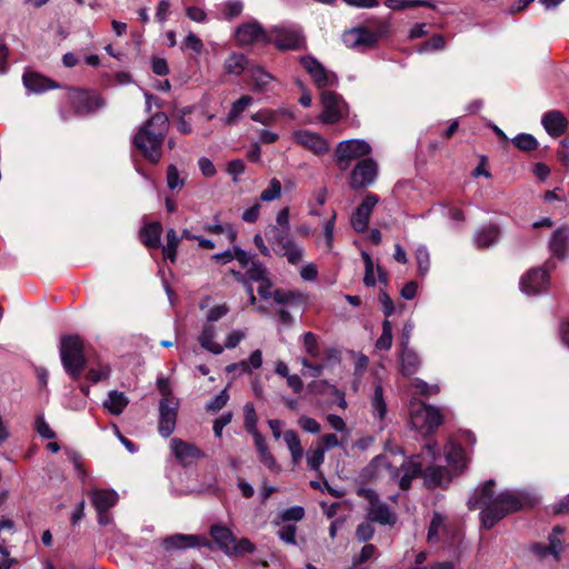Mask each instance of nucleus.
I'll return each mask as SVG.
<instances>
[{"label":"nucleus","mask_w":569,"mask_h":569,"mask_svg":"<svg viewBox=\"0 0 569 569\" xmlns=\"http://www.w3.org/2000/svg\"><path fill=\"white\" fill-rule=\"evenodd\" d=\"M420 366L419 356L410 348L402 349L400 356V370L403 376L413 375Z\"/></svg>","instance_id":"36"},{"label":"nucleus","mask_w":569,"mask_h":569,"mask_svg":"<svg viewBox=\"0 0 569 569\" xmlns=\"http://www.w3.org/2000/svg\"><path fill=\"white\" fill-rule=\"evenodd\" d=\"M415 256L419 273L425 276L429 271L430 267L429 251L425 246H420L419 248H417Z\"/></svg>","instance_id":"55"},{"label":"nucleus","mask_w":569,"mask_h":569,"mask_svg":"<svg viewBox=\"0 0 569 569\" xmlns=\"http://www.w3.org/2000/svg\"><path fill=\"white\" fill-rule=\"evenodd\" d=\"M499 236V228L495 224H489L476 232L475 243L478 248H488L498 242Z\"/></svg>","instance_id":"33"},{"label":"nucleus","mask_w":569,"mask_h":569,"mask_svg":"<svg viewBox=\"0 0 569 569\" xmlns=\"http://www.w3.org/2000/svg\"><path fill=\"white\" fill-rule=\"evenodd\" d=\"M179 241L180 238L177 232L173 229H169L167 232V243L162 249L164 259H169L171 262H174Z\"/></svg>","instance_id":"43"},{"label":"nucleus","mask_w":569,"mask_h":569,"mask_svg":"<svg viewBox=\"0 0 569 569\" xmlns=\"http://www.w3.org/2000/svg\"><path fill=\"white\" fill-rule=\"evenodd\" d=\"M280 117H286L288 119H293L295 114L290 109L279 108V109H262L251 114V119L254 122H259L263 126H271L279 121Z\"/></svg>","instance_id":"30"},{"label":"nucleus","mask_w":569,"mask_h":569,"mask_svg":"<svg viewBox=\"0 0 569 569\" xmlns=\"http://www.w3.org/2000/svg\"><path fill=\"white\" fill-rule=\"evenodd\" d=\"M563 531L565 529L561 526H556L548 537L549 545L543 546L541 543H535L531 548L532 552L539 558H545L548 555H551L555 560H559L563 548L560 536L563 533Z\"/></svg>","instance_id":"21"},{"label":"nucleus","mask_w":569,"mask_h":569,"mask_svg":"<svg viewBox=\"0 0 569 569\" xmlns=\"http://www.w3.org/2000/svg\"><path fill=\"white\" fill-rule=\"evenodd\" d=\"M229 399V395L226 389L221 390L213 400L207 403V410L218 411L223 408Z\"/></svg>","instance_id":"64"},{"label":"nucleus","mask_w":569,"mask_h":569,"mask_svg":"<svg viewBox=\"0 0 569 569\" xmlns=\"http://www.w3.org/2000/svg\"><path fill=\"white\" fill-rule=\"evenodd\" d=\"M370 402L372 417L378 422L379 428L382 429L387 415V405L383 398V390L381 386H377L375 388Z\"/></svg>","instance_id":"31"},{"label":"nucleus","mask_w":569,"mask_h":569,"mask_svg":"<svg viewBox=\"0 0 569 569\" xmlns=\"http://www.w3.org/2000/svg\"><path fill=\"white\" fill-rule=\"evenodd\" d=\"M252 103H253V98L251 96H248V94L241 96L238 100H236L232 103L231 109L224 119V123L228 126L236 123V121L238 120L240 114Z\"/></svg>","instance_id":"39"},{"label":"nucleus","mask_w":569,"mask_h":569,"mask_svg":"<svg viewBox=\"0 0 569 569\" xmlns=\"http://www.w3.org/2000/svg\"><path fill=\"white\" fill-rule=\"evenodd\" d=\"M439 456V448L436 443L426 446L422 455L412 456L401 465V472L391 467L387 457L377 456L365 468L363 477L369 479L385 478L397 481L402 490L410 487L411 479L420 475L422 467L426 466L423 477L429 487H438L448 483L451 480V475L448 470L440 467L428 466L433 463Z\"/></svg>","instance_id":"1"},{"label":"nucleus","mask_w":569,"mask_h":569,"mask_svg":"<svg viewBox=\"0 0 569 569\" xmlns=\"http://www.w3.org/2000/svg\"><path fill=\"white\" fill-rule=\"evenodd\" d=\"M445 456L448 465L456 473L461 472L469 461L467 452L455 440L448 441Z\"/></svg>","instance_id":"24"},{"label":"nucleus","mask_w":569,"mask_h":569,"mask_svg":"<svg viewBox=\"0 0 569 569\" xmlns=\"http://www.w3.org/2000/svg\"><path fill=\"white\" fill-rule=\"evenodd\" d=\"M513 144L523 151H531L538 147L537 139L529 133H520L512 139Z\"/></svg>","instance_id":"52"},{"label":"nucleus","mask_w":569,"mask_h":569,"mask_svg":"<svg viewBox=\"0 0 569 569\" xmlns=\"http://www.w3.org/2000/svg\"><path fill=\"white\" fill-rule=\"evenodd\" d=\"M167 184L170 189H177L183 186V180L180 179L178 169L173 164H170L167 169Z\"/></svg>","instance_id":"63"},{"label":"nucleus","mask_w":569,"mask_h":569,"mask_svg":"<svg viewBox=\"0 0 569 569\" xmlns=\"http://www.w3.org/2000/svg\"><path fill=\"white\" fill-rule=\"evenodd\" d=\"M493 487L495 481L485 482L468 500L470 509H481L480 520L485 529H491L507 515L522 509L528 502L522 492L505 490L496 493Z\"/></svg>","instance_id":"2"},{"label":"nucleus","mask_w":569,"mask_h":569,"mask_svg":"<svg viewBox=\"0 0 569 569\" xmlns=\"http://www.w3.org/2000/svg\"><path fill=\"white\" fill-rule=\"evenodd\" d=\"M159 433L168 438L176 428L178 402L173 399H162L159 405Z\"/></svg>","instance_id":"14"},{"label":"nucleus","mask_w":569,"mask_h":569,"mask_svg":"<svg viewBox=\"0 0 569 569\" xmlns=\"http://www.w3.org/2000/svg\"><path fill=\"white\" fill-rule=\"evenodd\" d=\"M297 528L295 525H284L278 531V537L287 545L295 546Z\"/></svg>","instance_id":"60"},{"label":"nucleus","mask_w":569,"mask_h":569,"mask_svg":"<svg viewBox=\"0 0 569 569\" xmlns=\"http://www.w3.org/2000/svg\"><path fill=\"white\" fill-rule=\"evenodd\" d=\"M206 230L210 233L220 234L223 233L227 236L230 242H233L237 238V231L230 224H222L219 221H214L210 224L206 226Z\"/></svg>","instance_id":"49"},{"label":"nucleus","mask_w":569,"mask_h":569,"mask_svg":"<svg viewBox=\"0 0 569 569\" xmlns=\"http://www.w3.org/2000/svg\"><path fill=\"white\" fill-rule=\"evenodd\" d=\"M325 453V449L321 448H316L315 450L310 451L307 456L308 467L311 470H318L323 463Z\"/></svg>","instance_id":"59"},{"label":"nucleus","mask_w":569,"mask_h":569,"mask_svg":"<svg viewBox=\"0 0 569 569\" xmlns=\"http://www.w3.org/2000/svg\"><path fill=\"white\" fill-rule=\"evenodd\" d=\"M447 530L445 517L439 513L435 512L428 529V542L433 543L439 541L440 533H445Z\"/></svg>","instance_id":"42"},{"label":"nucleus","mask_w":569,"mask_h":569,"mask_svg":"<svg viewBox=\"0 0 569 569\" xmlns=\"http://www.w3.org/2000/svg\"><path fill=\"white\" fill-rule=\"evenodd\" d=\"M392 325L388 319H386L382 322V332L376 342V348L378 350H389L392 346Z\"/></svg>","instance_id":"45"},{"label":"nucleus","mask_w":569,"mask_h":569,"mask_svg":"<svg viewBox=\"0 0 569 569\" xmlns=\"http://www.w3.org/2000/svg\"><path fill=\"white\" fill-rule=\"evenodd\" d=\"M229 307L226 303L214 305L206 313V322L214 323L227 316Z\"/></svg>","instance_id":"57"},{"label":"nucleus","mask_w":569,"mask_h":569,"mask_svg":"<svg viewBox=\"0 0 569 569\" xmlns=\"http://www.w3.org/2000/svg\"><path fill=\"white\" fill-rule=\"evenodd\" d=\"M244 413V428L249 433L258 431V416L256 413V409L251 402H247L243 406Z\"/></svg>","instance_id":"50"},{"label":"nucleus","mask_w":569,"mask_h":569,"mask_svg":"<svg viewBox=\"0 0 569 569\" xmlns=\"http://www.w3.org/2000/svg\"><path fill=\"white\" fill-rule=\"evenodd\" d=\"M302 343H303V349H305L306 353L310 358L316 359L320 356V345H319L318 338L315 333H312V332L303 333Z\"/></svg>","instance_id":"46"},{"label":"nucleus","mask_w":569,"mask_h":569,"mask_svg":"<svg viewBox=\"0 0 569 569\" xmlns=\"http://www.w3.org/2000/svg\"><path fill=\"white\" fill-rule=\"evenodd\" d=\"M300 61L318 88H326L332 86L336 82V77L327 71L325 67L313 57L306 56L302 57Z\"/></svg>","instance_id":"16"},{"label":"nucleus","mask_w":569,"mask_h":569,"mask_svg":"<svg viewBox=\"0 0 569 569\" xmlns=\"http://www.w3.org/2000/svg\"><path fill=\"white\" fill-rule=\"evenodd\" d=\"M549 250L552 257L563 259L569 251V228L562 227L557 229L550 241Z\"/></svg>","instance_id":"29"},{"label":"nucleus","mask_w":569,"mask_h":569,"mask_svg":"<svg viewBox=\"0 0 569 569\" xmlns=\"http://www.w3.org/2000/svg\"><path fill=\"white\" fill-rule=\"evenodd\" d=\"M293 140L303 148L316 154H323L329 151L328 141L317 132L309 130H297L292 133Z\"/></svg>","instance_id":"18"},{"label":"nucleus","mask_w":569,"mask_h":569,"mask_svg":"<svg viewBox=\"0 0 569 569\" xmlns=\"http://www.w3.org/2000/svg\"><path fill=\"white\" fill-rule=\"evenodd\" d=\"M247 329H231L226 335L223 343H221L223 350L237 348L247 338Z\"/></svg>","instance_id":"44"},{"label":"nucleus","mask_w":569,"mask_h":569,"mask_svg":"<svg viewBox=\"0 0 569 569\" xmlns=\"http://www.w3.org/2000/svg\"><path fill=\"white\" fill-rule=\"evenodd\" d=\"M170 446L174 457L182 465H189L202 456L200 449L194 445L184 442L178 438H173L170 442Z\"/></svg>","instance_id":"26"},{"label":"nucleus","mask_w":569,"mask_h":569,"mask_svg":"<svg viewBox=\"0 0 569 569\" xmlns=\"http://www.w3.org/2000/svg\"><path fill=\"white\" fill-rule=\"evenodd\" d=\"M228 74L240 76L248 68V60L242 53H231L224 61Z\"/></svg>","instance_id":"40"},{"label":"nucleus","mask_w":569,"mask_h":569,"mask_svg":"<svg viewBox=\"0 0 569 569\" xmlns=\"http://www.w3.org/2000/svg\"><path fill=\"white\" fill-rule=\"evenodd\" d=\"M358 496L363 497L368 503V518L381 525L396 523L397 517L389 508L380 501L379 496L370 488H359Z\"/></svg>","instance_id":"8"},{"label":"nucleus","mask_w":569,"mask_h":569,"mask_svg":"<svg viewBox=\"0 0 569 569\" xmlns=\"http://www.w3.org/2000/svg\"><path fill=\"white\" fill-rule=\"evenodd\" d=\"M267 239L272 251L292 266L299 264L303 259V248L295 241L290 232L278 230L277 227H269L266 231Z\"/></svg>","instance_id":"4"},{"label":"nucleus","mask_w":569,"mask_h":569,"mask_svg":"<svg viewBox=\"0 0 569 569\" xmlns=\"http://www.w3.org/2000/svg\"><path fill=\"white\" fill-rule=\"evenodd\" d=\"M267 42L280 50H297L303 47L305 38L296 26H276L269 31Z\"/></svg>","instance_id":"7"},{"label":"nucleus","mask_w":569,"mask_h":569,"mask_svg":"<svg viewBox=\"0 0 569 569\" xmlns=\"http://www.w3.org/2000/svg\"><path fill=\"white\" fill-rule=\"evenodd\" d=\"M299 362L301 363L303 369H306L303 375L309 376L311 378L320 377L322 375V372L325 371V369L327 368L326 363H321V362L313 363L306 357L300 358Z\"/></svg>","instance_id":"51"},{"label":"nucleus","mask_w":569,"mask_h":569,"mask_svg":"<svg viewBox=\"0 0 569 569\" xmlns=\"http://www.w3.org/2000/svg\"><path fill=\"white\" fill-rule=\"evenodd\" d=\"M234 274L243 282L244 286L250 284L251 281L259 282L267 278V269L266 267L259 262L253 261L246 269V276H241L240 272H234Z\"/></svg>","instance_id":"38"},{"label":"nucleus","mask_w":569,"mask_h":569,"mask_svg":"<svg viewBox=\"0 0 569 569\" xmlns=\"http://www.w3.org/2000/svg\"><path fill=\"white\" fill-rule=\"evenodd\" d=\"M386 6L392 10H402L417 6L435 8L432 3L426 0H386Z\"/></svg>","instance_id":"48"},{"label":"nucleus","mask_w":569,"mask_h":569,"mask_svg":"<svg viewBox=\"0 0 569 569\" xmlns=\"http://www.w3.org/2000/svg\"><path fill=\"white\" fill-rule=\"evenodd\" d=\"M519 286L520 290L528 296L541 293L549 286L548 271L542 268L531 269L520 279Z\"/></svg>","instance_id":"12"},{"label":"nucleus","mask_w":569,"mask_h":569,"mask_svg":"<svg viewBox=\"0 0 569 569\" xmlns=\"http://www.w3.org/2000/svg\"><path fill=\"white\" fill-rule=\"evenodd\" d=\"M60 356L66 371L78 379L84 368L83 343L79 337H66L61 341Z\"/></svg>","instance_id":"6"},{"label":"nucleus","mask_w":569,"mask_h":569,"mask_svg":"<svg viewBox=\"0 0 569 569\" xmlns=\"http://www.w3.org/2000/svg\"><path fill=\"white\" fill-rule=\"evenodd\" d=\"M371 152L370 144L361 139H350L338 143L336 159L341 169H346L352 160L366 157Z\"/></svg>","instance_id":"9"},{"label":"nucleus","mask_w":569,"mask_h":569,"mask_svg":"<svg viewBox=\"0 0 569 569\" xmlns=\"http://www.w3.org/2000/svg\"><path fill=\"white\" fill-rule=\"evenodd\" d=\"M88 495L96 510H109L119 500L118 493L112 489H92Z\"/></svg>","instance_id":"28"},{"label":"nucleus","mask_w":569,"mask_h":569,"mask_svg":"<svg viewBox=\"0 0 569 569\" xmlns=\"http://www.w3.org/2000/svg\"><path fill=\"white\" fill-rule=\"evenodd\" d=\"M283 440L290 451L293 463H298L303 456V449L297 432L293 430H287L283 433Z\"/></svg>","instance_id":"41"},{"label":"nucleus","mask_w":569,"mask_h":569,"mask_svg":"<svg viewBox=\"0 0 569 569\" xmlns=\"http://www.w3.org/2000/svg\"><path fill=\"white\" fill-rule=\"evenodd\" d=\"M183 50H191L192 52L200 54L203 50L202 40L192 32H189L183 40Z\"/></svg>","instance_id":"58"},{"label":"nucleus","mask_w":569,"mask_h":569,"mask_svg":"<svg viewBox=\"0 0 569 569\" xmlns=\"http://www.w3.org/2000/svg\"><path fill=\"white\" fill-rule=\"evenodd\" d=\"M377 174V163L370 158L363 159L352 169L349 184L352 189L368 187L375 182Z\"/></svg>","instance_id":"11"},{"label":"nucleus","mask_w":569,"mask_h":569,"mask_svg":"<svg viewBox=\"0 0 569 569\" xmlns=\"http://www.w3.org/2000/svg\"><path fill=\"white\" fill-rule=\"evenodd\" d=\"M361 258L365 262L363 282L367 287H372L376 284L373 261H372L370 254L366 251L361 252Z\"/></svg>","instance_id":"54"},{"label":"nucleus","mask_w":569,"mask_h":569,"mask_svg":"<svg viewBox=\"0 0 569 569\" xmlns=\"http://www.w3.org/2000/svg\"><path fill=\"white\" fill-rule=\"evenodd\" d=\"M268 36L269 32H266L256 21L243 23L236 30V40L241 46L251 44L253 42L268 43Z\"/></svg>","instance_id":"22"},{"label":"nucleus","mask_w":569,"mask_h":569,"mask_svg":"<svg viewBox=\"0 0 569 569\" xmlns=\"http://www.w3.org/2000/svg\"><path fill=\"white\" fill-rule=\"evenodd\" d=\"M34 428L37 432L44 439H53L56 437V433L51 430L43 416H38L36 418Z\"/></svg>","instance_id":"61"},{"label":"nucleus","mask_w":569,"mask_h":569,"mask_svg":"<svg viewBox=\"0 0 569 569\" xmlns=\"http://www.w3.org/2000/svg\"><path fill=\"white\" fill-rule=\"evenodd\" d=\"M305 510L300 506H293L290 508H287L280 513V518L283 521H299L303 518Z\"/></svg>","instance_id":"62"},{"label":"nucleus","mask_w":569,"mask_h":569,"mask_svg":"<svg viewBox=\"0 0 569 569\" xmlns=\"http://www.w3.org/2000/svg\"><path fill=\"white\" fill-rule=\"evenodd\" d=\"M210 535L218 546L226 552L229 553L234 539L231 530L224 526L213 525L210 528Z\"/></svg>","instance_id":"34"},{"label":"nucleus","mask_w":569,"mask_h":569,"mask_svg":"<svg viewBox=\"0 0 569 569\" xmlns=\"http://www.w3.org/2000/svg\"><path fill=\"white\" fill-rule=\"evenodd\" d=\"M70 100L78 113H89L103 106L102 98L96 92L71 90Z\"/></svg>","instance_id":"17"},{"label":"nucleus","mask_w":569,"mask_h":569,"mask_svg":"<svg viewBox=\"0 0 569 569\" xmlns=\"http://www.w3.org/2000/svg\"><path fill=\"white\" fill-rule=\"evenodd\" d=\"M249 86L253 92L264 93L272 90V83L277 81L276 77L268 72L261 66H251L248 68Z\"/></svg>","instance_id":"20"},{"label":"nucleus","mask_w":569,"mask_h":569,"mask_svg":"<svg viewBox=\"0 0 569 569\" xmlns=\"http://www.w3.org/2000/svg\"><path fill=\"white\" fill-rule=\"evenodd\" d=\"M281 182L278 179L272 178L269 186L261 192L260 200L264 202L277 200L281 197Z\"/></svg>","instance_id":"47"},{"label":"nucleus","mask_w":569,"mask_h":569,"mask_svg":"<svg viewBox=\"0 0 569 569\" xmlns=\"http://www.w3.org/2000/svg\"><path fill=\"white\" fill-rule=\"evenodd\" d=\"M129 403L128 397L117 390L109 391L106 400L103 401V408L111 415L119 416L123 412Z\"/></svg>","instance_id":"32"},{"label":"nucleus","mask_w":569,"mask_h":569,"mask_svg":"<svg viewBox=\"0 0 569 569\" xmlns=\"http://www.w3.org/2000/svg\"><path fill=\"white\" fill-rule=\"evenodd\" d=\"M378 39V32L365 27L353 28L342 36L343 43L347 47L361 50L373 47Z\"/></svg>","instance_id":"13"},{"label":"nucleus","mask_w":569,"mask_h":569,"mask_svg":"<svg viewBox=\"0 0 569 569\" xmlns=\"http://www.w3.org/2000/svg\"><path fill=\"white\" fill-rule=\"evenodd\" d=\"M541 123L549 136L558 138L566 132L568 120L562 112L552 110L542 116Z\"/></svg>","instance_id":"25"},{"label":"nucleus","mask_w":569,"mask_h":569,"mask_svg":"<svg viewBox=\"0 0 569 569\" xmlns=\"http://www.w3.org/2000/svg\"><path fill=\"white\" fill-rule=\"evenodd\" d=\"M218 335L219 330L214 323L204 322L198 337V342L201 348L208 352L212 355H221L223 352V347L217 341Z\"/></svg>","instance_id":"23"},{"label":"nucleus","mask_w":569,"mask_h":569,"mask_svg":"<svg viewBox=\"0 0 569 569\" xmlns=\"http://www.w3.org/2000/svg\"><path fill=\"white\" fill-rule=\"evenodd\" d=\"M254 551V545L247 538L233 539L228 555H244Z\"/></svg>","instance_id":"53"},{"label":"nucleus","mask_w":569,"mask_h":569,"mask_svg":"<svg viewBox=\"0 0 569 569\" xmlns=\"http://www.w3.org/2000/svg\"><path fill=\"white\" fill-rule=\"evenodd\" d=\"M258 287V293L262 299H269L270 297L279 305H297L302 302L303 296L300 292L276 290L271 291L272 283L268 277L261 281Z\"/></svg>","instance_id":"15"},{"label":"nucleus","mask_w":569,"mask_h":569,"mask_svg":"<svg viewBox=\"0 0 569 569\" xmlns=\"http://www.w3.org/2000/svg\"><path fill=\"white\" fill-rule=\"evenodd\" d=\"M322 114L321 120L326 123H336L348 112L343 100L332 91H323L321 94Z\"/></svg>","instance_id":"10"},{"label":"nucleus","mask_w":569,"mask_h":569,"mask_svg":"<svg viewBox=\"0 0 569 569\" xmlns=\"http://www.w3.org/2000/svg\"><path fill=\"white\" fill-rule=\"evenodd\" d=\"M162 226L159 222H152L141 230V240L148 248H159Z\"/></svg>","instance_id":"37"},{"label":"nucleus","mask_w":569,"mask_h":569,"mask_svg":"<svg viewBox=\"0 0 569 569\" xmlns=\"http://www.w3.org/2000/svg\"><path fill=\"white\" fill-rule=\"evenodd\" d=\"M23 84L30 93L37 94L59 87L54 81L37 72H26Z\"/></svg>","instance_id":"27"},{"label":"nucleus","mask_w":569,"mask_h":569,"mask_svg":"<svg viewBox=\"0 0 569 569\" xmlns=\"http://www.w3.org/2000/svg\"><path fill=\"white\" fill-rule=\"evenodd\" d=\"M378 197L375 194H368L365 197L362 202L356 209L351 216L350 223L357 232H363L368 228L369 218L376 204L378 203Z\"/></svg>","instance_id":"19"},{"label":"nucleus","mask_w":569,"mask_h":569,"mask_svg":"<svg viewBox=\"0 0 569 569\" xmlns=\"http://www.w3.org/2000/svg\"><path fill=\"white\" fill-rule=\"evenodd\" d=\"M446 41L445 38L440 34H436L431 37L428 41L422 43L418 48L419 53L430 52V51H438L442 50L445 48Z\"/></svg>","instance_id":"56"},{"label":"nucleus","mask_w":569,"mask_h":569,"mask_svg":"<svg viewBox=\"0 0 569 569\" xmlns=\"http://www.w3.org/2000/svg\"><path fill=\"white\" fill-rule=\"evenodd\" d=\"M169 128L166 113L157 112L133 137L134 147L152 163L162 158V143Z\"/></svg>","instance_id":"3"},{"label":"nucleus","mask_w":569,"mask_h":569,"mask_svg":"<svg viewBox=\"0 0 569 569\" xmlns=\"http://www.w3.org/2000/svg\"><path fill=\"white\" fill-rule=\"evenodd\" d=\"M409 412L412 428L423 435L431 433L442 423L440 410L419 400L410 402Z\"/></svg>","instance_id":"5"},{"label":"nucleus","mask_w":569,"mask_h":569,"mask_svg":"<svg viewBox=\"0 0 569 569\" xmlns=\"http://www.w3.org/2000/svg\"><path fill=\"white\" fill-rule=\"evenodd\" d=\"M198 543V537L193 535H182L177 533L170 537H167L163 540V546L167 550L174 549H184L189 547H194Z\"/></svg>","instance_id":"35"}]
</instances>
